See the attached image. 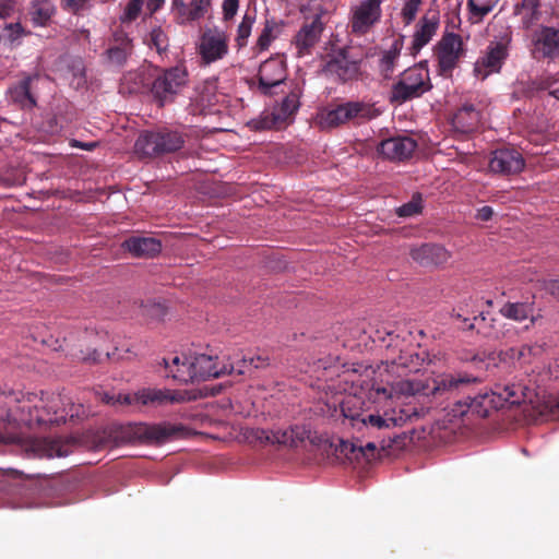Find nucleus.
I'll return each mask as SVG.
<instances>
[{"instance_id": "nucleus-1", "label": "nucleus", "mask_w": 559, "mask_h": 559, "mask_svg": "<svg viewBox=\"0 0 559 559\" xmlns=\"http://www.w3.org/2000/svg\"><path fill=\"white\" fill-rule=\"evenodd\" d=\"M85 415L84 406L75 405L57 393H28L20 399L13 391L0 388V421L32 427L66 423Z\"/></svg>"}, {"instance_id": "nucleus-2", "label": "nucleus", "mask_w": 559, "mask_h": 559, "mask_svg": "<svg viewBox=\"0 0 559 559\" xmlns=\"http://www.w3.org/2000/svg\"><path fill=\"white\" fill-rule=\"evenodd\" d=\"M380 111L373 104L364 100H348L334 107L321 109L316 122L321 129H334L350 122L361 123L377 118Z\"/></svg>"}, {"instance_id": "nucleus-3", "label": "nucleus", "mask_w": 559, "mask_h": 559, "mask_svg": "<svg viewBox=\"0 0 559 559\" xmlns=\"http://www.w3.org/2000/svg\"><path fill=\"white\" fill-rule=\"evenodd\" d=\"M431 88L427 64L420 62L401 73L399 80L391 87L389 100L392 104L402 105L420 97Z\"/></svg>"}, {"instance_id": "nucleus-4", "label": "nucleus", "mask_w": 559, "mask_h": 559, "mask_svg": "<svg viewBox=\"0 0 559 559\" xmlns=\"http://www.w3.org/2000/svg\"><path fill=\"white\" fill-rule=\"evenodd\" d=\"M532 396L533 391L526 385L496 384L490 392L475 396L471 402V407L481 416H487L490 408L498 409L504 404L518 405L526 401L532 403Z\"/></svg>"}, {"instance_id": "nucleus-5", "label": "nucleus", "mask_w": 559, "mask_h": 559, "mask_svg": "<svg viewBox=\"0 0 559 559\" xmlns=\"http://www.w3.org/2000/svg\"><path fill=\"white\" fill-rule=\"evenodd\" d=\"M383 381L385 385L374 386V393L378 400L402 399L417 394L428 396V384L417 377H411V374L405 376L402 372L386 373Z\"/></svg>"}, {"instance_id": "nucleus-6", "label": "nucleus", "mask_w": 559, "mask_h": 559, "mask_svg": "<svg viewBox=\"0 0 559 559\" xmlns=\"http://www.w3.org/2000/svg\"><path fill=\"white\" fill-rule=\"evenodd\" d=\"M511 43V31H504L490 40L484 53L475 62L474 72L476 76L485 80L490 74L499 72L509 56Z\"/></svg>"}, {"instance_id": "nucleus-7", "label": "nucleus", "mask_w": 559, "mask_h": 559, "mask_svg": "<svg viewBox=\"0 0 559 559\" xmlns=\"http://www.w3.org/2000/svg\"><path fill=\"white\" fill-rule=\"evenodd\" d=\"M188 82L185 67L176 66L163 71L152 84V94L160 106L171 102Z\"/></svg>"}, {"instance_id": "nucleus-8", "label": "nucleus", "mask_w": 559, "mask_h": 559, "mask_svg": "<svg viewBox=\"0 0 559 559\" xmlns=\"http://www.w3.org/2000/svg\"><path fill=\"white\" fill-rule=\"evenodd\" d=\"M299 97L300 92L298 90L292 91L272 110L263 111L259 121L255 122V127L260 129L281 128L290 121L300 106Z\"/></svg>"}, {"instance_id": "nucleus-9", "label": "nucleus", "mask_w": 559, "mask_h": 559, "mask_svg": "<svg viewBox=\"0 0 559 559\" xmlns=\"http://www.w3.org/2000/svg\"><path fill=\"white\" fill-rule=\"evenodd\" d=\"M228 35L217 27L207 28L201 35L198 52L205 64L222 60L228 55Z\"/></svg>"}, {"instance_id": "nucleus-10", "label": "nucleus", "mask_w": 559, "mask_h": 559, "mask_svg": "<svg viewBox=\"0 0 559 559\" xmlns=\"http://www.w3.org/2000/svg\"><path fill=\"white\" fill-rule=\"evenodd\" d=\"M463 46L461 35L452 32H447L442 35L436 46V56L441 74H449L456 68L464 52Z\"/></svg>"}, {"instance_id": "nucleus-11", "label": "nucleus", "mask_w": 559, "mask_h": 559, "mask_svg": "<svg viewBox=\"0 0 559 559\" xmlns=\"http://www.w3.org/2000/svg\"><path fill=\"white\" fill-rule=\"evenodd\" d=\"M532 53L536 59H559V28L539 26L532 35Z\"/></svg>"}, {"instance_id": "nucleus-12", "label": "nucleus", "mask_w": 559, "mask_h": 559, "mask_svg": "<svg viewBox=\"0 0 559 559\" xmlns=\"http://www.w3.org/2000/svg\"><path fill=\"white\" fill-rule=\"evenodd\" d=\"M191 365L194 374V381L207 380L210 378H219L230 374L235 368L230 364L218 362L217 357L206 354L190 355Z\"/></svg>"}, {"instance_id": "nucleus-13", "label": "nucleus", "mask_w": 559, "mask_h": 559, "mask_svg": "<svg viewBox=\"0 0 559 559\" xmlns=\"http://www.w3.org/2000/svg\"><path fill=\"white\" fill-rule=\"evenodd\" d=\"M259 88L265 95L272 94V88L286 80V66L281 57H272L261 63L259 68Z\"/></svg>"}, {"instance_id": "nucleus-14", "label": "nucleus", "mask_w": 559, "mask_h": 559, "mask_svg": "<svg viewBox=\"0 0 559 559\" xmlns=\"http://www.w3.org/2000/svg\"><path fill=\"white\" fill-rule=\"evenodd\" d=\"M381 0H365L353 10L352 32L366 34L381 16Z\"/></svg>"}, {"instance_id": "nucleus-15", "label": "nucleus", "mask_w": 559, "mask_h": 559, "mask_svg": "<svg viewBox=\"0 0 559 559\" xmlns=\"http://www.w3.org/2000/svg\"><path fill=\"white\" fill-rule=\"evenodd\" d=\"M183 401L180 393L162 389H143L133 394H126V405H163L167 403H179Z\"/></svg>"}, {"instance_id": "nucleus-16", "label": "nucleus", "mask_w": 559, "mask_h": 559, "mask_svg": "<svg viewBox=\"0 0 559 559\" xmlns=\"http://www.w3.org/2000/svg\"><path fill=\"white\" fill-rule=\"evenodd\" d=\"M525 167V160L520 152L513 148H501L492 153L489 168L495 174L514 175Z\"/></svg>"}, {"instance_id": "nucleus-17", "label": "nucleus", "mask_w": 559, "mask_h": 559, "mask_svg": "<svg viewBox=\"0 0 559 559\" xmlns=\"http://www.w3.org/2000/svg\"><path fill=\"white\" fill-rule=\"evenodd\" d=\"M417 144L409 136H396L383 140L378 146V153L390 160H404L412 156Z\"/></svg>"}, {"instance_id": "nucleus-18", "label": "nucleus", "mask_w": 559, "mask_h": 559, "mask_svg": "<svg viewBox=\"0 0 559 559\" xmlns=\"http://www.w3.org/2000/svg\"><path fill=\"white\" fill-rule=\"evenodd\" d=\"M512 15L522 29H530L542 19L540 0H514Z\"/></svg>"}, {"instance_id": "nucleus-19", "label": "nucleus", "mask_w": 559, "mask_h": 559, "mask_svg": "<svg viewBox=\"0 0 559 559\" xmlns=\"http://www.w3.org/2000/svg\"><path fill=\"white\" fill-rule=\"evenodd\" d=\"M425 362V358L419 353L401 352L395 358H386V373L402 372L405 376L417 373Z\"/></svg>"}, {"instance_id": "nucleus-20", "label": "nucleus", "mask_w": 559, "mask_h": 559, "mask_svg": "<svg viewBox=\"0 0 559 559\" xmlns=\"http://www.w3.org/2000/svg\"><path fill=\"white\" fill-rule=\"evenodd\" d=\"M411 257L423 266L439 265L449 259L448 250L436 243H423L411 250Z\"/></svg>"}, {"instance_id": "nucleus-21", "label": "nucleus", "mask_w": 559, "mask_h": 559, "mask_svg": "<svg viewBox=\"0 0 559 559\" xmlns=\"http://www.w3.org/2000/svg\"><path fill=\"white\" fill-rule=\"evenodd\" d=\"M323 31V23L319 14L310 23H306L295 36V45L298 49V56L301 57L308 53L320 39Z\"/></svg>"}, {"instance_id": "nucleus-22", "label": "nucleus", "mask_w": 559, "mask_h": 559, "mask_svg": "<svg viewBox=\"0 0 559 559\" xmlns=\"http://www.w3.org/2000/svg\"><path fill=\"white\" fill-rule=\"evenodd\" d=\"M211 5V0H173V9L180 23L186 24L205 16Z\"/></svg>"}, {"instance_id": "nucleus-23", "label": "nucleus", "mask_w": 559, "mask_h": 559, "mask_svg": "<svg viewBox=\"0 0 559 559\" xmlns=\"http://www.w3.org/2000/svg\"><path fill=\"white\" fill-rule=\"evenodd\" d=\"M411 416L412 414L406 409H400L399 412L390 409L385 411L383 415L370 414L362 419V423L377 429H388L391 427L402 426L411 418Z\"/></svg>"}, {"instance_id": "nucleus-24", "label": "nucleus", "mask_w": 559, "mask_h": 559, "mask_svg": "<svg viewBox=\"0 0 559 559\" xmlns=\"http://www.w3.org/2000/svg\"><path fill=\"white\" fill-rule=\"evenodd\" d=\"M438 27L439 17L437 14L421 17L413 35V49L415 51H419L423 47H425L436 35Z\"/></svg>"}, {"instance_id": "nucleus-25", "label": "nucleus", "mask_w": 559, "mask_h": 559, "mask_svg": "<svg viewBox=\"0 0 559 559\" xmlns=\"http://www.w3.org/2000/svg\"><path fill=\"white\" fill-rule=\"evenodd\" d=\"M476 381V378L466 374H443L433 380L432 386L428 384V396L443 394L459 389L462 384Z\"/></svg>"}, {"instance_id": "nucleus-26", "label": "nucleus", "mask_w": 559, "mask_h": 559, "mask_svg": "<svg viewBox=\"0 0 559 559\" xmlns=\"http://www.w3.org/2000/svg\"><path fill=\"white\" fill-rule=\"evenodd\" d=\"M163 361L165 368L168 370L167 377H171L174 380L181 383L194 382L190 356H186L183 359L176 356L170 362L166 359H163Z\"/></svg>"}, {"instance_id": "nucleus-27", "label": "nucleus", "mask_w": 559, "mask_h": 559, "mask_svg": "<svg viewBox=\"0 0 559 559\" xmlns=\"http://www.w3.org/2000/svg\"><path fill=\"white\" fill-rule=\"evenodd\" d=\"M34 78H25L9 90L10 99L23 109H32L36 106L35 96L32 93Z\"/></svg>"}, {"instance_id": "nucleus-28", "label": "nucleus", "mask_w": 559, "mask_h": 559, "mask_svg": "<svg viewBox=\"0 0 559 559\" xmlns=\"http://www.w3.org/2000/svg\"><path fill=\"white\" fill-rule=\"evenodd\" d=\"M123 248L134 257H153L162 249L158 240L151 237H131L123 242Z\"/></svg>"}, {"instance_id": "nucleus-29", "label": "nucleus", "mask_w": 559, "mask_h": 559, "mask_svg": "<svg viewBox=\"0 0 559 559\" xmlns=\"http://www.w3.org/2000/svg\"><path fill=\"white\" fill-rule=\"evenodd\" d=\"M309 437V430L305 426H294L286 429H276L272 432V444L297 447Z\"/></svg>"}, {"instance_id": "nucleus-30", "label": "nucleus", "mask_w": 559, "mask_h": 559, "mask_svg": "<svg viewBox=\"0 0 559 559\" xmlns=\"http://www.w3.org/2000/svg\"><path fill=\"white\" fill-rule=\"evenodd\" d=\"M474 322L466 324L465 329H475L478 334L489 338H499L503 331L498 326L499 322L493 318H488L483 312L473 319Z\"/></svg>"}, {"instance_id": "nucleus-31", "label": "nucleus", "mask_w": 559, "mask_h": 559, "mask_svg": "<svg viewBox=\"0 0 559 559\" xmlns=\"http://www.w3.org/2000/svg\"><path fill=\"white\" fill-rule=\"evenodd\" d=\"M55 13V7L48 0L34 1L29 9L28 15L34 26H47Z\"/></svg>"}, {"instance_id": "nucleus-32", "label": "nucleus", "mask_w": 559, "mask_h": 559, "mask_svg": "<svg viewBox=\"0 0 559 559\" xmlns=\"http://www.w3.org/2000/svg\"><path fill=\"white\" fill-rule=\"evenodd\" d=\"M534 308L530 302H507L500 308V313L507 319L522 322L527 318L534 322Z\"/></svg>"}, {"instance_id": "nucleus-33", "label": "nucleus", "mask_w": 559, "mask_h": 559, "mask_svg": "<svg viewBox=\"0 0 559 559\" xmlns=\"http://www.w3.org/2000/svg\"><path fill=\"white\" fill-rule=\"evenodd\" d=\"M135 153L143 157L158 156L157 132H144L139 135L134 144Z\"/></svg>"}, {"instance_id": "nucleus-34", "label": "nucleus", "mask_w": 559, "mask_h": 559, "mask_svg": "<svg viewBox=\"0 0 559 559\" xmlns=\"http://www.w3.org/2000/svg\"><path fill=\"white\" fill-rule=\"evenodd\" d=\"M479 112L473 105L462 106L454 116V122L464 132L473 131L479 123Z\"/></svg>"}, {"instance_id": "nucleus-35", "label": "nucleus", "mask_w": 559, "mask_h": 559, "mask_svg": "<svg viewBox=\"0 0 559 559\" xmlns=\"http://www.w3.org/2000/svg\"><path fill=\"white\" fill-rule=\"evenodd\" d=\"M400 56L401 48L397 41H394L389 49L382 51L379 59V70L385 79L391 78Z\"/></svg>"}, {"instance_id": "nucleus-36", "label": "nucleus", "mask_w": 559, "mask_h": 559, "mask_svg": "<svg viewBox=\"0 0 559 559\" xmlns=\"http://www.w3.org/2000/svg\"><path fill=\"white\" fill-rule=\"evenodd\" d=\"M282 23L274 20H266L264 27L257 40L259 50L264 51L269 49L272 41L275 40L282 33Z\"/></svg>"}, {"instance_id": "nucleus-37", "label": "nucleus", "mask_w": 559, "mask_h": 559, "mask_svg": "<svg viewBox=\"0 0 559 559\" xmlns=\"http://www.w3.org/2000/svg\"><path fill=\"white\" fill-rule=\"evenodd\" d=\"M328 72L338 76L341 81H347L357 73V64L345 58L333 59L326 66Z\"/></svg>"}, {"instance_id": "nucleus-38", "label": "nucleus", "mask_w": 559, "mask_h": 559, "mask_svg": "<svg viewBox=\"0 0 559 559\" xmlns=\"http://www.w3.org/2000/svg\"><path fill=\"white\" fill-rule=\"evenodd\" d=\"M498 1L499 0H468L469 21L472 23H480L484 17L493 10Z\"/></svg>"}, {"instance_id": "nucleus-39", "label": "nucleus", "mask_w": 559, "mask_h": 559, "mask_svg": "<svg viewBox=\"0 0 559 559\" xmlns=\"http://www.w3.org/2000/svg\"><path fill=\"white\" fill-rule=\"evenodd\" d=\"M27 34L21 23H9L4 25L0 33V41L10 47H14L20 45L23 37Z\"/></svg>"}, {"instance_id": "nucleus-40", "label": "nucleus", "mask_w": 559, "mask_h": 559, "mask_svg": "<svg viewBox=\"0 0 559 559\" xmlns=\"http://www.w3.org/2000/svg\"><path fill=\"white\" fill-rule=\"evenodd\" d=\"M157 134L158 155L176 152L183 145V139L178 132H157Z\"/></svg>"}, {"instance_id": "nucleus-41", "label": "nucleus", "mask_w": 559, "mask_h": 559, "mask_svg": "<svg viewBox=\"0 0 559 559\" xmlns=\"http://www.w3.org/2000/svg\"><path fill=\"white\" fill-rule=\"evenodd\" d=\"M545 350V346L542 344H532V345H522L516 349V352H512L513 354H518V364L525 365L533 362L537 357H539Z\"/></svg>"}, {"instance_id": "nucleus-42", "label": "nucleus", "mask_w": 559, "mask_h": 559, "mask_svg": "<svg viewBox=\"0 0 559 559\" xmlns=\"http://www.w3.org/2000/svg\"><path fill=\"white\" fill-rule=\"evenodd\" d=\"M255 22V14L254 13H246L242 17V21L238 25L237 29V46L239 48H242L247 45L248 38L251 35V31L253 27V24Z\"/></svg>"}, {"instance_id": "nucleus-43", "label": "nucleus", "mask_w": 559, "mask_h": 559, "mask_svg": "<svg viewBox=\"0 0 559 559\" xmlns=\"http://www.w3.org/2000/svg\"><path fill=\"white\" fill-rule=\"evenodd\" d=\"M130 53L131 43L129 39H124L119 46H114L107 50L108 59L117 66H121Z\"/></svg>"}, {"instance_id": "nucleus-44", "label": "nucleus", "mask_w": 559, "mask_h": 559, "mask_svg": "<svg viewBox=\"0 0 559 559\" xmlns=\"http://www.w3.org/2000/svg\"><path fill=\"white\" fill-rule=\"evenodd\" d=\"M421 2L423 0H402L401 17L405 25L415 21Z\"/></svg>"}, {"instance_id": "nucleus-45", "label": "nucleus", "mask_w": 559, "mask_h": 559, "mask_svg": "<svg viewBox=\"0 0 559 559\" xmlns=\"http://www.w3.org/2000/svg\"><path fill=\"white\" fill-rule=\"evenodd\" d=\"M421 198L419 195L413 197V199L409 202L396 209V214L400 217H412L419 214L421 212Z\"/></svg>"}, {"instance_id": "nucleus-46", "label": "nucleus", "mask_w": 559, "mask_h": 559, "mask_svg": "<svg viewBox=\"0 0 559 559\" xmlns=\"http://www.w3.org/2000/svg\"><path fill=\"white\" fill-rule=\"evenodd\" d=\"M150 47H154L157 52H162L167 49L168 40L162 28H153L147 39Z\"/></svg>"}, {"instance_id": "nucleus-47", "label": "nucleus", "mask_w": 559, "mask_h": 559, "mask_svg": "<svg viewBox=\"0 0 559 559\" xmlns=\"http://www.w3.org/2000/svg\"><path fill=\"white\" fill-rule=\"evenodd\" d=\"M144 1L145 0H132V1H130L129 4L127 5L124 12H123V15L121 16V20L123 22L134 20L139 15Z\"/></svg>"}, {"instance_id": "nucleus-48", "label": "nucleus", "mask_w": 559, "mask_h": 559, "mask_svg": "<svg viewBox=\"0 0 559 559\" xmlns=\"http://www.w3.org/2000/svg\"><path fill=\"white\" fill-rule=\"evenodd\" d=\"M144 314L151 318H162L165 313V307L160 302H153L152 305L144 306Z\"/></svg>"}, {"instance_id": "nucleus-49", "label": "nucleus", "mask_w": 559, "mask_h": 559, "mask_svg": "<svg viewBox=\"0 0 559 559\" xmlns=\"http://www.w3.org/2000/svg\"><path fill=\"white\" fill-rule=\"evenodd\" d=\"M350 451L353 453L356 452L357 448L354 443L344 442L343 443V451ZM376 450V444L373 442H368L364 447H359L358 451L364 455L367 456V452H373Z\"/></svg>"}, {"instance_id": "nucleus-50", "label": "nucleus", "mask_w": 559, "mask_h": 559, "mask_svg": "<svg viewBox=\"0 0 559 559\" xmlns=\"http://www.w3.org/2000/svg\"><path fill=\"white\" fill-rule=\"evenodd\" d=\"M16 8V0H0V19L9 17Z\"/></svg>"}, {"instance_id": "nucleus-51", "label": "nucleus", "mask_w": 559, "mask_h": 559, "mask_svg": "<svg viewBox=\"0 0 559 559\" xmlns=\"http://www.w3.org/2000/svg\"><path fill=\"white\" fill-rule=\"evenodd\" d=\"M72 356L76 357L78 359L80 360H84V361H93V362H96V361H99L100 360V355L97 350H93L92 353H86L84 352L83 349H79L78 352H73L71 354Z\"/></svg>"}, {"instance_id": "nucleus-52", "label": "nucleus", "mask_w": 559, "mask_h": 559, "mask_svg": "<svg viewBox=\"0 0 559 559\" xmlns=\"http://www.w3.org/2000/svg\"><path fill=\"white\" fill-rule=\"evenodd\" d=\"M272 432L273 430L258 428L252 430V437L260 442L272 443Z\"/></svg>"}, {"instance_id": "nucleus-53", "label": "nucleus", "mask_w": 559, "mask_h": 559, "mask_svg": "<svg viewBox=\"0 0 559 559\" xmlns=\"http://www.w3.org/2000/svg\"><path fill=\"white\" fill-rule=\"evenodd\" d=\"M223 9L226 19L233 17L238 9V0H224Z\"/></svg>"}, {"instance_id": "nucleus-54", "label": "nucleus", "mask_w": 559, "mask_h": 559, "mask_svg": "<svg viewBox=\"0 0 559 559\" xmlns=\"http://www.w3.org/2000/svg\"><path fill=\"white\" fill-rule=\"evenodd\" d=\"M126 394H118V395H114V394H110L108 392H104L100 394V400L106 403V404H126L123 402V396Z\"/></svg>"}, {"instance_id": "nucleus-55", "label": "nucleus", "mask_w": 559, "mask_h": 559, "mask_svg": "<svg viewBox=\"0 0 559 559\" xmlns=\"http://www.w3.org/2000/svg\"><path fill=\"white\" fill-rule=\"evenodd\" d=\"M171 436V430L166 427H155L151 431V437L157 441H163Z\"/></svg>"}, {"instance_id": "nucleus-56", "label": "nucleus", "mask_w": 559, "mask_h": 559, "mask_svg": "<svg viewBox=\"0 0 559 559\" xmlns=\"http://www.w3.org/2000/svg\"><path fill=\"white\" fill-rule=\"evenodd\" d=\"M546 407L554 416L559 417V393L557 395H550L548 397L546 402Z\"/></svg>"}, {"instance_id": "nucleus-57", "label": "nucleus", "mask_w": 559, "mask_h": 559, "mask_svg": "<svg viewBox=\"0 0 559 559\" xmlns=\"http://www.w3.org/2000/svg\"><path fill=\"white\" fill-rule=\"evenodd\" d=\"M87 0H64V8L72 11L79 12L86 5Z\"/></svg>"}, {"instance_id": "nucleus-58", "label": "nucleus", "mask_w": 559, "mask_h": 559, "mask_svg": "<svg viewBox=\"0 0 559 559\" xmlns=\"http://www.w3.org/2000/svg\"><path fill=\"white\" fill-rule=\"evenodd\" d=\"M229 364L233 365L234 368H235V370L230 374H234V373H236V374H243L251 367L249 365V358H243V359L237 361L236 364H233V362H229Z\"/></svg>"}, {"instance_id": "nucleus-59", "label": "nucleus", "mask_w": 559, "mask_h": 559, "mask_svg": "<svg viewBox=\"0 0 559 559\" xmlns=\"http://www.w3.org/2000/svg\"><path fill=\"white\" fill-rule=\"evenodd\" d=\"M519 347H512L504 352L500 353V359L506 362H511L513 365L518 364V354H513L512 352H516Z\"/></svg>"}, {"instance_id": "nucleus-60", "label": "nucleus", "mask_w": 559, "mask_h": 559, "mask_svg": "<svg viewBox=\"0 0 559 559\" xmlns=\"http://www.w3.org/2000/svg\"><path fill=\"white\" fill-rule=\"evenodd\" d=\"M493 215V209L491 206L485 205L477 210L476 218L478 221L487 222L489 221Z\"/></svg>"}, {"instance_id": "nucleus-61", "label": "nucleus", "mask_w": 559, "mask_h": 559, "mask_svg": "<svg viewBox=\"0 0 559 559\" xmlns=\"http://www.w3.org/2000/svg\"><path fill=\"white\" fill-rule=\"evenodd\" d=\"M70 145L72 147H78V148H82L85 151H93L98 145V143L97 142H81L79 140H71Z\"/></svg>"}, {"instance_id": "nucleus-62", "label": "nucleus", "mask_w": 559, "mask_h": 559, "mask_svg": "<svg viewBox=\"0 0 559 559\" xmlns=\"http://www.w3.org/2000/svg\"><path fill=\"white\" fill-rule=\"evenodd\" d=\"M269 364L267 357L257 355L249 358V365L252 366V368H261Z\"/></svg>"}, {"instance_id": "nucleus-63", "label": "nucleus", "mask_w": 559, "mask_h": 559, "mask_svg": "<svg viewBox=\"0 0 559 559\" xmlns=\"http://www.w3.org/2000/svg\"><path fill=\"white\" fill-rule=\"evenodd\" d=\"M164 2L165 0H146L147 10L151 13H154L164 4Z\"/></svg>"}, {"instance_id": "nucleus-64", "label": "nucleus", "mask_w": 559, "mask_h": 559, "mask_svg": "<svg viewBox=\"0 0 559 559\" xmlns=\"http://www.w3.org/2000/svg\"><path fill=\"white\" fill-rule=\"evenodd\" d=\"M549 94L559 100V82L551 87Z\"/></svg>"}]
</instances>
